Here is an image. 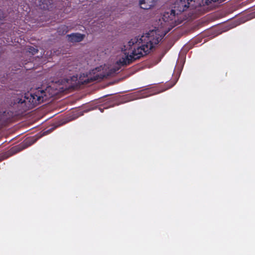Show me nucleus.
Wrapping results in <instances>:
<instances>
[{
	"label": "nucleus",
	"instance_id": "obj_2",
	"mask_svg": "<svg viewBox=\"0 0 255 255\" xmlns=\"http://www.w3.org/2000/svg\"><path fill=\"white\" fill-rule=\"evenodd\" d=\"M48 98L46 90L38 88L33 93H25L23 97L17 98L16 102L19 110L22 112L33 108L37 105L46 101Z\"/></svg>",
	"mask_w": 255,
	"mask_h": 255
},
{
	"label": "nucleus",
	"instance_id": "obj_6",
	"mask_svg": "<svg viewBox=\"0 0 255 255\" xmlns=\"http://www.w3.org/2000/svg\"><path fill=\"white\" fill-rule=\"evenodd\" d=\"M10 120V116L8 115V112L0 113V129L6 126Z\"/></svg>",
	"mask_w": 255,
	"mask_h": 255
},
{
	"label": "nucleus",
	"instance_id": "obj_3",
	"mask_svg": "<svg viewBox=\"0 0 255 255\" xmlns=\"http://www.w3.org/2000/svg\"><path fill=\"white\" fill-rule=\"evenodd\" d=\"M190 1L192 0H177L174 4L173 8L165 11L162 16V19L165 22L176 20V17L182 12L186 10L190 7Z\"/></svg>",
	"mask_w": 255,
	"mask_h": 255
},
{
	"label": "nucleus",
	"instance_id": "obj_1",
	"mask_svg": "<svg viewBox=\"0 0 255 255\" xmlns=\"http://www.w3.org/2000/svg\"><path fill=\"white\" fill-rule=\"evenodd\" d=\"M158 32L157 30H152L139 38L135 37L131 39L128 42L127 48L122 49L125 56L122 57L117 64L120 66H127L147 55L162 39Z\"/></svg>",
	"mask_w": 255,
	"mask_h": 255
},
{
	"label": "nucleus",
	"instance_id": "obj_10",
	"mask_svg": "<svg viewBox=\"0 0 255 255\" xmlns=\"http://www.w3.org/2000/svg\"><path fill=\"white\" fill-rule=\"evenodd\" d=\"M5 16L2 10L0 9V24L2 23Z\"/></svg>",
	"mask_w": 255,
	"mask_h": 255
},
{
	"label": "nucleus",
	"instance_id": "obj_4",
	"mask_svg": "<svg viewBox=\"0 0 255 255\" xmlns=\"http://www.w3.org/2000/svg\"><path fill=\"white\" fill-rule=\"evenodd\" d=\"M156 3V0H139V4L141 8L149 9L153 7Z\"/></svg>",
	"mask_w": 255,
	"mask_h": 255
},
{
	"label": "nucleus",
	"instance_id": "obj_5",
	"mask_svg": "<svg viewBox=\"0 0 255 255\" xmlns=\"http://www.w3.org/2000/svg\"><path fill=\"white\" fill-rule=\"evenodd\" d=\"M67 37L69 41L71 42H79L84 39L85 35L79 33H73L67 35Z\"/></svg>",
	"mask_w": 255,
	"mask_h": 255
},
{
	"label": "nucleus",
	"instance_id": "obj_8",
	"mask_svg": "<svg viewBox=\"0 0 255 255\" xmlns=\"http://www.w3.org/2000/svg\"><path fill=\"white\" fill-rule=\"evenodd\" d=\"M69 31L68 26L66 25H62L58 28L57 32L60 35H64Z\"/></svg>",
	"mask_w": 255,
	"mask_h": 255
},
{
	"label": "nucleus",
	"instance_id": "obj_9",
	"mask_svg": "<svg viewBox=\"0 0 255 255\" xmlns=\"http://www.w3.org/2000/svg\"><path fill=\"white\" fill-rule=\"evenodd\" d=\"M28 51L32 55H34L38 52V49L33 46H30L28 48Z\"/></svg>",
	"mask_w": 255,
	"mask_h": 255
},
{
	"label": "nucleus",
	"instance_id": "obj_7",
	"mask_svg": "<svg viewBox=\"0 0 255 255\" xmlns=\"http://www.w3.org/2000/svg\"><path fill=\"white\" fill-rule=\"evenodd\" d=\"M52 0H39V8L43 10H49L52 7Z\"/></svg>",
	"mask_w": 255,
	"mask_h": 255
}]
</instances>
